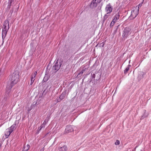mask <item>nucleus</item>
<instances>
[{"mask_svg": "<svg viewBox=\"0 0 151 151\" xmlns=\"http://www.w3.org/2000/svg\"><path fill=\"white\" fill-rule=\"evenodd\" d=\"M120 144V141L119 140H116L115 142V145H118Z\"/></svg>", "mask_w": 151, "mask_h": 151, "instance_id": "obj_21", "label": "nucleus"}, {"mask_svg": "<svg viewBox=\"0 0 151 151\" xmlns=\"http://www.w3.org/2000/svg\"><path fill=\"white\" fill-rule=\"evenodd\" d=\"M37 74V71L34 72L31 75V78L35 80V78Z\"/></svg>", "mask_w": 151, "mask_h": 151, "instance_id": "obj_13", "label": "nucleus"}, {"mask_svg": "<svg viewBox=\"0 0 151 151\" xmlns=\"http://www.w3.org/2000/svg\"><path fill=\"white\" fill-rule=\"evenodd\" d=\"M73 127L70 125H68L66 126L65 132L66 133H68L73 132Z\"/></svg>", "mask_w": 151, "mask_h": 151, "instance_id": "obj_7", "label": "nucleus"}, {"mask_svg": "<svg viewBox=\"0 0 151 151\" xmlns=\"http://www.w3.org/2000/svg\"><path fill=\"white\" fill-rule=\"evenodd\" d=\"M12 132V131H10L8 128L6 129L5 132V135L6 137H8Z\"/></svg>", "mask_w": 151, "mask_h": 151, "instance_id": "obj_11", "label": "nucleus"}, {"mask_svg": "<svg viewBox=\"0 0 151 151\" xmlns=\"http://www.w3.org/2000/svg\"><path fill=\"white\" fill-rule=\"evenodd\" d=\"M105 42H103L102 43H101V44L102 45V47H103V46L104 45V44H105Z\"/></svg>", "mask_w": 151, "mask_h": 151, "instance_id": "obj_25", "label": "nucleus"}, {"mask_svg": "<svg viewBox=\"0 0 151 151\" xmlns=\"http://www.w3.org/2000/svg\"><path fill=\"white\" fill-rule=\"evenodd\" d=\"M113 8H112L111 5L109 4H107L105 8V11L106 12L103 18V20L105 21L109 16V14L112 12Z\"/></svg>", "mask_w": 151, "mask_h": 151, "instance_id": "obj_3", "label": "nucleus"}, {"mask_svg": "<svg viewBox=\"0 0 151 151\" xmlns=\"http://www.w3.org/2000/svg\"><path fill=\"white\" fill-rule=\"evenodd\" d=\"M86 70V68H85V69L82 70V71H81V72L78 74V76H79V75H82L83 74V73L84 72H85Z\"/></svg>", "mask_w": 151, "mask_h": 151, "instance_id": "obj_18", "label": "nucleus"}, {"mask_svg": "<svg viewBox=\"0 0 151 151\" xmlns=\"http://www.w3.org/2000/svg\"><path fill=\"white\" fill-rule=\"evenodd\" d=\"M29 147L30 146L29 145H27L26 146H24L22 151H27L29 149Z\"/></svg>", "mask_w": 151, "mask_h": 151, "instance_id": "obj_17", "label": "nucleus"}, {"mask_svg": "<svg viewBox=\"0 0 151 151\" xmlns=\"http://www.w3.org/2000/svg\"><path fill=\"white\" fill-rule=\"evenodd\" d=\"M132 31L130 28L129 27H127L125 28L123 32L122 36L124 39L126 38L130 35Z\"/></svg>", "mask_w": 151, "mask_h": 151, "instance_id": "obj_4", "label": "nucleus"}, {"mask_svg": "<svg viewBox=\"0 0 151 151\" xmlns=\"http://www.w3.org/2000/svg\"><path fill=\"white\" fill-rule=\"evenodd\" d=\"M62 64L61 62L59 61L58 60L54 62V65L52 67V70L55 73L60 68Z\"/></svg>", "mask_w": 151, "mask_h": 151, "instance_id": "obj_5", "label": "nucleus"}, {"mask_svg": "<svg viewBox=\"0 0 151 151\" xmlns=\"http://www.w3.org/2000/svg\"><path fill=\"white\" fill-rule=\"evenodd\" d=\"M65 96V93H62L60 95V100L58 101H60L61 100L63 99Z\"/></svg>", "mask_w": 151, "mask_h": 151, "instance_id": "obj_15", "label": "nucleus"}, {"mask_svg": "<svg viewBox=\"0 0 151 151\" xmlns=\"http://www.w3.org/2000/svg\"><path fill=\"white\" fill-rule=\"evenodd\" d=\"M19 76L17 71L14 72L10 76L9 80L6 87V92L9 93L10 92L11 89L13 86L17 83L19 81Z\"/></svg>", "mask_w": 151, "mask_h": 151, "instance_id": "obj_1", "label": "nucleus"}, {"mask_svg": "<svg viewBox=\"0 0 151 151\" xmlns=\"http://www.w3.org/2000/svg\"><path fill=\"white\" fill-rule=\"evenodd\" d=\"M44 147L42 148H41L40 150V151H44Z\"/></svg>", "mask_w": 151, "mask_h": 151, "instance_id": "obj_26", "label": "nucleus"}, {"mask_svg": "<svg viewBox=\"0 0 151 151\" xmlns=\"http://www.w3.org/2000/svg\"><path fill=\"white\" fill-rule=\"evenodd\" d=\"M119 17L120 15L119 13L118 12L115 15L112 20L115 22H116L117 20L119 19Z\"/></svg>", "mask_w": 151, "mask_h": 151, "instance_id": "obj_8", "label": "nucleus"}, {"mask_svg": "<svg viewBox=\"0 0 151 151\" xmlns=\"http://www.w3.org/2000/svg\"><path fill=\"white\" fill-rule=\"evenodd\" d=\"M45 127L43 125H42V124H41V125L37 129V132L38 133H39V132L42 129H44V128Z\"/></svg>", "mask_w": 151, "mask_h": 151, "instance_id": "obj_16", "label": "nucleus"}, {"mask_svg": "<svg viewBox=\"0 0 151 151\" xmlns=\"http://www.w3.org/2000/svg\"><path fill=\"white\" fill-rule=\"evenodd\" d=\"M95 1H96V3H98V4L101 2V0H95Z\"/></svg>", "mask_w": 151, "mask_h": 151, "instance_id": "obj_24", "label": "nucleus"}, {"mask_svg": "<svg viewBox=\"0 0 151 151\" xmlns=\"http://www.w3.org/2000/svg\"><path fill=\"white\" fill-rule=\"evenodd\" d=\"M97 4L95 0H93L91 3V6L93 8H95L96 7Z\"/></svg>", "mask_w": 151, "mask_h": 151, "instance_id": "obj_9", "label": "nucleus"}, {"mask_svg": "<svg viewBox=\"0 0 151 151\" xmlns=\"http://www.w3.org/2000/svg\"><path fill=\"white\" fill-rule=\"evenodd\" d=\"M131 67V65H129L124 70V72L125 74L127 73V71L129 70L130 68Z\"/></svg>", "mask_w": 151, "mask_h": 151, "instance_id": "obj_14", "label": "nucleus"}, {"mask_svg": "<svg viewBox=\"0 0 151 151\" xmlns=\"http://www.w3.org/2000/svg\"><path fill=\"white\" fill-rule=\"evenodd\" d=\"M96 75L94 73H93V74H91V77L92 78H94L95 77Z\"/></svg>", "mask_w": 151, "mask_h": 151, "instance_id": "obj_23", "label": "nucleus"}, {"mask_svg": "<svg viewBox=\"0 0 151 151\" xmlns=\"http://www.w3.org/2000/svg\"><path fill=\"white\" fill-rule=\"evenodd\" d=\"M48 120L47 119H45L43 124H42V125H43L45 126L46 124H47V122H48Z\"/></svg>", "mask_w": 151, "mask_h": 151, "instance_id": "obj_19", "label": "nucleus"}, {"mask_svg": "<svg viewBox=\"0 0 151 151\" xmlns=\"http://www.w3.org/2000/svg\"><path fill=\"white\" fill-rule=\"evenodd\" d=\"M9 22L6 19L4 21L3 25L2 33V38L3 40L6 37L7 32L9 29Z\"/></svg>", "mask_w": 151, "mask_h": 151, "instance_id": "obj_2", "label": "nucleus"}, {"mask_svg": "<svg viewBox=\"0 0 151 151\" xmlns=\"http://www.w3.org/2000/svg\"><path fill=\"white\" fill-rule=\"evenodd\" d=\"M35 81V80L33 79H32L31 78L30 79V85H31L33 83L34 81Z\"/></svg>", "mask_w": 151, "mask_h": 151, "instance_id": "obj_22", "label": "nucleus"}, {"mask_svg": "<svg viewBox=\"0 0 151 151\" xmlns=\"http://www.w3.org/2000/svg\"><path fill=\"white\" fill-rule=\"evenodd\" d=\"M143 118H144L143 117V116H142V117L141 118H142V119H143Z\"/></svg>", "mask_w": 151, "mask_h": 151, "instance_id": "obj_27", "label": "nucleus"}, {"mask_svg": "<svg viewBox=\"0 0 151 151\" xmlns=\"http://www.w3.org/2000/svg\"><path fill=\"white\" fill-rule=\"evenodd\" d=\"M58 150L59 151H66L67 148L66 146L64 145L63 147L59 148Z\"/></svg>", "mask_w": 151, "mask_h": 151, "instance_id": "obj_12", "label": "nucleus"}, {"mask_svg": "<svg viewBox=\"0 0 151 151\" xmlns=\"http://www.w3.org/2000/svg\"><path fill=\"white\" fill-rule=\"evenodd\" d=\"M116 22H115L113 21V20L111 22V24H110V26L111 27H112L113 26L114 24L116 23Z\"/></svg>", "mask_w": 151, "mask_h": 151, "instance_id": "obj_20", "label": "nucleus"}, {"mask_svg": "<svg viewBox=\"0 0 151 151\" xmlns=\"http://www.w3.org/2000/svg\"><path fill=\"white\" fill-rule=\"evenodd\" d=\"M16 126V122H15L13 124L10 128L8 129L12 132L14 129H15Z\"/></svg>", "mask_w": 151, "mask_h": 151, "instance_id": "obj_10", "label": "nucleus"}, {"mask_svg": "<svg viewBox=\"0 0 151 151\" xmlns=\"http://www.w3.org/2000/svg\"><path fill=\"white\" fill-rule=\"evenodd\" d=\"M45 79V78L43 79V80H44Z\"/></svg>", "mask_w": 151, "mask_h": 151, "instance_id": "obj_28", "label": "nucleus"}, {"mask_svg": "<svg viewBox=\"0 0 151 151\" xmlns=\"http://www.w3.org/2000/svg\"><path fill=\"white\" fill-rule=\"evenodd\" d=\"M138 14V10L137 9H135L134 10H132L131 12V16L132 18H135Z\"/></svg>", "mask_w": 151, "mask_h": 151, "instance_id": "obj_6", "label": "nucleus"}]
</instances>
